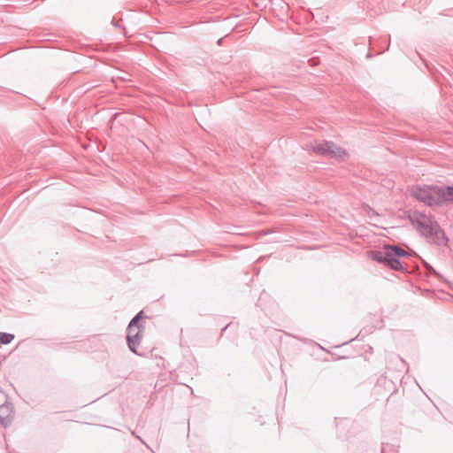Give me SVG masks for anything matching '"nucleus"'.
I'll return each mask as SVG.
<instances>
[{
    "mask_svg": "<svg viewBox=\"0 0 453 453\" xmlns=\"http://www.w3.org/2000/svg\"><path fill=\"white\" fill-rule=\"evenodd\" d=\"M411 196L428 207L439 208V185H414Z\"/></svg>",
    "mask_w": 453,
    "mask_h": 453,
    "instance_id": "obj_3",
    "label": "nucleus"
},
{
    "mask_svg": "<svg viewBox=\"0 0 453 453\" xmlns=\"http://www.w3.org/2000/svg\"><path fill=\"white\" fill-rule=\"evenodd\" d=\"M142 314H143V311H140L136 315H135V318H138V319L140 320L142 317Z\"/></svg>",
    "mask_w": 453,
    "mask_h": 453,
    "instance_id": "obj_11",
    "label": "nucleus"
},
{
    "mask_svg": "<svg viewBox=\"0 0 453 453\" xmlns=\"http://www.w3.org/2000/svg\"><path fill=\"white\" fill-rule=\"evenodd\" d=\"M112 25L115 26V27H119V23L115 21V19H113L112 21H111Z\"/></svg>",
    "mask_w": 453,
    "mask_h": 453,
    "instance_id": "obj_13",
    "label": "nucleus"
},
{
    "mask_svg": "<svg viewBox=\"0 0 453 453\" xmlns=\"http://www.w3.org/2000/svg\"><path fill=\"white\" fill-rule=\"evenodd\" d=\"M426 270L429 274H433V270H431V268H426Z\"/></svg>",
    "mask_w": 453,
    "mask_h": 453,
    "instance_id": "obj_14",
    "label": "nucleus"
},
{
    "mask_svg": "<svg viewBox=\"0 0 453 453\" xmlns=\"http://www.w3.org/2000/svg\"><path fill=\"white\" fill-rule=\"evenodd\" d=\"M381 453H385V452L382 450Z\"/></svg>",
    "mask_w": 453,
    "mask_h": 453,
    "instance_id": "obj_17",
    "label": "nucleus"
},
{
    "mask_svg": "<svg viewBox=\"0 0 453 453\" xmlns=\"http://www.w3.org/2000/svg\"><path fill=\"white\" fill-rule=\"evenodd\" d=\"M409 218L416 230L429 244L449 247V238L434 216L415 211Z\"/></svg>",
    "mask_w": 453,
    "mask_h": 453,
    "instance_id": "obj_1",
    "label": "nucleus"
},
{
    "mask_svg": "<svg viewBox=\"0 0 453 453\" xmlns=\"http://www.w3.org/2000/svg\"><path fill=\"white\" fill-rule=\"evenodd\" d=\"M14 339V335L9 333H0V343L6 345L9 344Z\"/></svg>",
    "mask_w": 453,
    "mask_h": 453,
    "instance_id": "obj_8",
    "label": "nucleus"
},
{
    "mask_svg": "<svg viewBox=\"0 0 453 453\" xmlns=\"http://www.w3.org/2000/svg\"><path fill=\"white\" fill-rule=\"evenodd\" d=\"M142 330L143 328L141 327L136 329H127V342L128 348L133 353L136 355H139L137 347L141 342Z\"/></svg>",
    "mask_w": 453,
    "mask_h": 453,
    "instance_id": "obj_7",
    "label": "nucleus"
},
{
    "mask_svg": "<svg viewBox=\"0 0 453 453\" xmlns=\"http://www.w3.org/2000/svg\"><path fill=\"white\" fill-rule=\"evenodd\" d=\"M312 151L318 155H321L329 158L343 159L348 156L345 150L338 147L333 142L323 141L311 144Z\"/></svg>",
    "mask_w": 453,
    "mask_h": 453,
    "instance_id": "obj_4",
    "label": "nucleus"
},
{
    "mask_svg": "<svg viewBox=\"0 0 453 453\" xmlns=\"http://www.w3.org/2000/svg\"><path fill=\"white\" fill-rule=\"evenodd\" d=\"M409 253L397 245L386 244L382 250H372L370 257L378 262L384 264L388 267L395 271H405L406 268L399 260L400 257H408Z\"/></svg>",
    "mask_w": 453,
    "mask_h": 453,
    "instance_id": "obj_2",
    "label": "nucleus"
},
{
    "mask_svg": "<svg viewBox=\"0 0 453 453\" xmlns=\"http://www.w3.org/2000/svg\"><path fill=\"white\" fill-rule=\"evenodd\" d=\"M222 40H223L222 38L219 39L218 43L220 44Z\"/></svg>",
    "mask_w": 453,
    "mask_h": 453,
    "instance_id": "obj_15",
    "label": "nucleus"
},
{
    "mask_svg": "<svg viewBox=\"0 0 453 453\" xmlns=\"http://www.w3.org/2000/svg\"><path fill=\"white\" fill-rule=\"evenodd\" d=\"M421 261L426 269L431 268V270H433V274L439 276V273L435 271V269L429 263H427L426 260H424L422 258H421Z\"/></svg>",
    "mask_w": 453,
    "mask_h": 453,
    "instance_id": "obj_10",
    "label": "nucleus"
},
{
    "mask_svg": "<svg viewBox=\"0 0 453 453\" xmlns=\"http://www.w3.org/2000/svg\"><path fill=\"white\" fill-rule=\"evenodd\" d=\"M439 208L453 204V184L439 186Z\"/></svg>",
    "mask_w": 453,
    "mask_h": 453,
    "instance_id": "obj_6",
    "label": "nucleus"
},
{
    "mask_svg": "<svg viewBox=\"0 0 453 453\" xmlns=\"http://www.w3.org/2000/svg\"><path fill=\"white\" fill-rule=\"evenodd\" d=\"M13 405L8 402L6 395L3 391H0V423L4 427H7L13 419Z\"/></svg>",
    "mask_w": 453,
    "mask_h": 453,
    "instance_id": "obj_5",
    "label": "nucleus"
},
{
    "mask_svg": "<svg viewBox=\"0 0 453 453\" xmlns=\"http://www.w3.org/2000/svg\"><path fill=\"white\" fill-rule=\"evenodd\" d=\"M229 324L225 326V327L223 328V331H225L227 327H228Z\"/></svg>",
    "mask_w": 453,
    "mask_h": 453,
    "instance_id": "obj_16",
    "label": "nucleus"
},
{
    "mask_svg": "<svg viewBox=\"0 0 453 453\" xmlns=\"http://www.w3.org/2000/svg\"><path fill=\"white\" fill-rule=\"evenodd\" d=\"M138 327L144 328L143 326L140 323V320L138 318H135V316L130 320L127 329H136Z\"/></svg>",
    "mask_w": 453,
    "mask_h": 453,
    "instance_id": "obj_9",
    "label": "nucleus"
},
{
    "mask_svg": "<svg viewBox=\"0 0 453 453\" xmlns=\"http://www.w3.org/2000/svg\"><path fill=\"white\" fill-rule=\"evenodd\" d=\"M132 434L134 436H135L137 439H139L143 444H145V442L141 439V437H139L138 435H136V434L134 432H132Z\"/></svg>",
    "mask_w": 453,
    "mask_h": 453,
    "instance_id": "obj_12",
    "label": "nucleus"
}]
</instances>
